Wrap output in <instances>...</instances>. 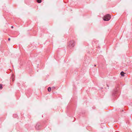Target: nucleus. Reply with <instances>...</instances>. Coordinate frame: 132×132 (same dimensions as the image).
<instances>
[{"instance_id": "1", "label": "nucleus", "mask_w": 132, "mask_h": 132, "mask_svg": "<svg viewBox=\"0 0 132 132\" xmlns=\"http://www.w3.org/2000/svg\"><path fill=\"white\" fill-rule=\"evenodd\" d=\"M111 18V16L109 14H107L104 17L103 20L105 21H108Z\"/></svg>"}, {"instance_id": "2", "label": "nucleus", "mask_w": 132, "mask_h": 132, "mask_svg": "<svg viewBox=\"0 0 132 132\" xmlns=\"http://www.w3.org/2000/svg\"><path fill=\"white\" fill-rule=\"evenodd\" d=\"M75 42L73 40H71L69 42L68 46L70 48L73 47L75 45Z\"/></svg>"}, {"instance_id": "3", "label": "nucleus", "mask_w": 132, "mask_h": 132, "mask_svg": "<svg viewBox=\"0 0 132 132\" xmlns=\"http://www.w3.org/2000/svg\"><path fill=\"white\" fill-rule=\"evenodd\" d=\"M51 88L50 87H49L48 88V90L49 92H50L51 91Z\"/></svg>"}, {"instance_id": "4", "label": "nucleus", "mask_w": 132, "mask_h": 132, "mask_svg": "<svg viewBox=\"0 0 132 132\" xmlns=\"http://www.w3.org/2000/svg\"><path fill=\"white\" fill-rule=\"evenodd\" d=\"M124 73V72L123 71H122L120 73V74L122 76H124V75L123 74V73Z\"/></svg>"}, {"instance_id": "5", "label": "nucleus", "mask_w": 132, "mask_h": 132, "mask_svg": "<svg viewBox=\"0 0 132 132\" xmlns=\"http://www.w3.org/2000/svg\"><path fill=\"white\" fill-rule=\"evenodd\" d=\"M37 1L39 3H40L41 2V0H37Z\"/></svg>"}, {"instance_id": "6", "label": "nucleus", "mask_w": 132, "mask_h": 132, "mask_svg": "<svg viewBox=\"0 0 132 132\" xmlns=\"http://www.w3.org/2000/svg\"><path fill=\"white\" fill-rule=\"evenodd\" d=\"M2 84L0 85V89H2Z\"/></svg>"}, {"instance_id": "7", "label": "nucleus", "mask_w": 132, "mask_h": 132, "mask_svg": "<svg viewBox=\"0 0 132 132\" xmlns=\"http://www.w3.org/2000/svg\"><path fill=\"white\" fill-rule=\"evenodd\" d=\"M8 40L9 41L10 40V38H9Z\"/></svg>"}, {"instance_id": "8", "label": "nucleus", "mask_w": 132, "mask_h": 132, "mask_svg": "<svg viewBox=\"0 0 132 132\" xmlns=\"http://www.w3.org/2000/svg\"><path fill=\"white\" fill-rule=\"evenodd\" d=\"M38 126V125H36V128H37V127Z\"/></svg>"}, {"instance_id": "9", "label": "nucleus", "mask_w": 132, "mask_h": 132, "mask_svg": "<svg viewBox=\"0 0 132 132\" xmlns=\"http://www.w3.org/2000/svg\"><path fill=\"white\" fill-rule=\"evenodd\" d=\"M11 28H13V26H11Z\"/></svg>"}, {"instance_id": "10", "label": "nucleus", "mask_w": 132, "mask_h": 132, "mask_svg": "<svg viewBox=\"0 0 132 132\" xmlns=\"http://www.w3.org/2000/svg\"><path fill=\"white\" fill-rule=\"evenodd\" d=\"M94 66H96V65H94Z\"/></svg>"}]
</instances>
